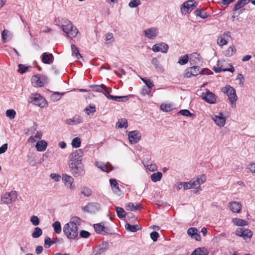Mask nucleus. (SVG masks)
Returning <instances> with one entry per match:
<instances>
[{
  "label": "nucleus",
  "instance_id": "obj_1",
  "mask_svg": "<svg viewBox=\"0 0 255 255\" xmlns=\"http://www.w3.org/2000/svg\"><path fill=\"white\" fill-rule=\"evenodd\" d=\"M63 232L67 238L75 239L78 235V230L76 224L70 222L66 224L63 227Z\"/></svg>",
  "mask_w": 255,
  "mask_h": 255
},
{
  "label": "nucleus",
  "instance_id": "obj_2",
  "mask_svg": "<svg viewBox=\"0 0 255 255\" xmlns=\"http://www.w3.org/2000/svg\"><path fill=\"white\" fill-rule=\"evenodd\" d=\"M62 30L66 33L67 37L71 39L76 37L79 34L77 28L71 22L62 26Z\"/></svg>",
  "mask_w": 255,
  "mask_h": 255
},
{
  "label": "nucleus",
  "instance_id": "obj_3",
  "mask_svg": "<svg viewBox=\"0 0 255 255\" xmlns=\"http://www.w3.org/2000/svg\"><path fill=\"white\" fill-rule=\"evenodd\" d=\"M69 166L72 174L75 177H78L84 174L82 162H70Z\"/></svg>",
  "mask_w": 255,
  "mask_h": 255
},
{
  "label": "nucleus",
  "instance_id": "obj_4",
  "mask_svg": "<svg viewBox=\"0 0 255 255\" xmlns=\"http://www.w3.org/2000/svg\"><path fill=\"white\" fill-rule=\"evenodd\" d=\"M222 91L223 93H226L227 94L231 104H236L238 97L236 93V90L234 88L230 86V85H227L222 89Z\"/></svg>",
  "mask_w": 255,
  "mask_h": 255
},
{
  "label": "nucleus",
  "instance_id": "obj_5",
  "mask_svg": "<svg viewBox=\"0 0 255 255\" xmlns=\"http://www.w3.org/2000/svg\"><path fill=\"white\" fill-rule=\"evenodd\" d=\"M29 99V102L33 105L41 108L46 107L47 105L46 100L38 94L32 95Z\"/></svg>",
  "mask_w": 255,
  "mask_h": 255
},
{
  "label": "nucleus",
  "instance_id": "obj_6",
  "mask_svg": "<svg viewBox=\"0 0 255 255\" xmlns=\"http://www.w3.org/2000/svg\"><path fill=\"white\" fill-rule=\"evenodd\" d=\"M187 68L184 71L183 75L184 78H191L198 75L201 73L199 66H194Z\"/></svg>",
  "mask_w": 255,
  "mask_h": 255
},
{
  "label": "nucleus",
  "instance_id": "obj_7",
  "mask_svg": "<svg viewBox=\"0 0 255 255\" xmlns=\"http://www.w3.org/2000/svg\"><path fill=\"white\" fill-rule=\"evenodd\" d=\"M31 81L34 87H41L47 83V78L44 75H36L32 76Z\"/></svg>",
  "mask_w": 255,
  "mask_h": 255
},
{
  "label": "nucleus",
  "instance_id": "obj_8",
  "mask_svg": "<svg viewBox=\"0 0 255 255\" xmlns=\"http://www.w3.org/2000/svg\"><path fill=\"white\" fill-rule=\"evenodd\" d=\"M196 6L197 4L194 0H188L181 5V11L182 14H186L191 11Z\"/></svg>",
  "mask_w": 255,
  "mask_h": 255
},
{
  "label": "nucleus",
  "instance_id": "obj_9",
  "mask_svg": "<svg viewBox=\"0 0 255 255\" xmlns=\"http://www.w3.org/2000/svg\"><path fill=\"white\" fill-rule=\"evenodd\" d=\"M189 61L191 65L199 66L202 65L203 59L200 54L197 52H193L189 56Z\"/></svg>",
  "mask_w": 255,
  "mask_h": 255
},
{
  "label": "nucleus",
  "instance_id": "obj_10",
  "mask_svg": "<svg viewBox=\"0 0 255 255\" xmlns=\"http://www.w3.org/2000/svg\"><path fill=\"white\" fill-rule=\"evenodd\" d=\"M236 234L242 237L244 240H250L253 236V232L249 229L240 228L236 230Z\"/></svg>",
  "mask_w": 255,
  "mask_h": 255
},
{
  "label": "nucleus",
  "instance_id": "obj_11",
  "mask_svg": "<svg viewBox=\"0 0 255 255\" xmlns=\"http://www.w3.org/2000/svg\"><path fill=\"white\" fill-rule=\"evenodd\" d=\"M83 150L81 149H77L69 155L70 162H82Z\"/></svg>",
  "mask_w": 255,
  "mask_h": 255
},
{
  "label": "nucleus",
  "instance_id": "obj_12",
  "mask_svg": "<svg viewBox=\"0 0 255 255\" xmlns=\"http://www.w3.org/2000/svg\"><path fill=\"white\" fill-rule=\"evenodd\" d=\"M94 227L96 233L99 234L105 235L107 234H111L112 232L111 229L109 227L105 226L102 223L95 224Z\"/></svg>",
  "mask_w": 255,
  "mask_h": 255
},
{
  "label": "nucleus",
  "instance_id": "obj_13",
  "mask_svg": "<svg viewBox=\"0 0 255 255\" xmlns=\"http://www.w3.org/2000/svg\"><path fill=\"white\" fill-rule=\"evenodd\" d=\"M202 98L208 103L212 104L216 103L217 97L211 92L208 91L202 93Z\"/></svg>",
  "mask_w": 255,
  "mask_h": 255
},
{
  "label": "nucleus",
  "instance_id": "obj_14",
  "mask_svg": "<svg viewBox=\"0 0 255 255\" xmlns=\"http://www.w3.org/2000/svg\"><path fill=\"white\" fill-rule=\"evenodd\" d=\"M129 141L131 144H135L141 139V133L137 130L129 132L128 134Z\"/></svg>",
  "mask_w": 255,
  "mask_h": 255
},
{
  "label": "nucleus",
  "instance_id": "obj_15",
  "mask_svg": "<svg viewBox=\"0 0 255 255\" xmlns=\"http://www.w3.org/2000/svg\"><path fill=\"white\" fill-rule=\"evenodd\" d=\"M16 198L17 195L15 191L6 193L1 197L3 203L7 204L11 203L12 201H14Z\"/></svg>",
  "mask_w": 255,
  "mask_h": 255
},
{
  "label": "nucleus",
  "instance_id": "obj_16",
  "mask_svg": "<svg viewBox=\"0 0 255 255\" xmlns=\"http://www.w3.org/2000/svg\"><path fill=\"white\" fill-rule=\"evenodd\" d=\"M100 209V205L97 203H89L83 207L84 212L89 213H95Z\"/></svg>",
  "mask_w": 255,
  "mask_h": 255
},
{
  "label": "nucleus",
  "instance_id": "obj_17",
  "mask_svg": "<svg viewBox=\"0 0 255 255\" xmlns=\"http://www.w3.org/2000/svg\"><path fill=\"white\" fill-rule=\"evenodd\" d=\"M152 49L155 52L161 51L162 53H166L168 51V46L164 43L155 44L152 46Z\"/></svg>",
  "mask_w": 255,
  "mask_h": 255
},
{
  "label": "nucleus",
  "instance_id": "obj_18",
  "mask_svg": "<svg viewBox=\"0 0 255 255\" xmlns=\"http://www.w3.org/2000/svg\"><path fill=\"white\" fill-rule=\"evenodd\" d=\"M62 180L66 186H67L70 189L74 190L75 186L73 184L74 179L70 175L65 174L63 175Z\"/></svg>",
  "mask_w": 255,
  "mask_h": 255
},
{
  "label": "nucleus",
  "instance_id": "obj_19",
  "mask_svg": "<svg viewBox=\"0 0 255 255\" xmlns=\"http://www.w3.org/2000/svg\"><path fill=\"white\" fill-rule=\"evenodd\" d=\"M42 62L47 64H51L53 62L54 56L51 53L44 52L42 54Z\"/></svg>",
  "mask_w": 255,
  "mask_h": 255
},
{
  "label": "nucleus",
  "instance_id": "obj_20",
  "mask_svg": "<svg viewBox=\"0 0 255 255\" xmlns=\"http://www.w3.org/2000/svg\"><path fill=\"white\" fill-rule=\"evenodd\" d=\"M213 120L220 127H223L225 124L226 119L223 117L222 113H220L218 116H215L213 118Z\"/></svg>",
  "mask_w": 255,
  "mask_h": 255
},
{
  "label": "nucleus",
  "instance_id": "obj_21",
  "mask_svg": "<svg viewBox=\"0 0 255 255\" xmlns=\"http://www.w3.org/2000/svg\"><path fill=\"white\" fill-rule=\"evenodd\" d=\"M144 34L146 37L149 39H152L155 38L157 35V29L152 27L144 30Z\"/></svg>",
  "mask_w": 255,
  "mask_h": 255
},
{
  "label": "nucleus",
  "instance_id": "obj_22",
  "mask_svg": "<svg viewBox=\"0 0 255 255\" xmlns=\"http://www.w3.org/2000/svg\"><path fill=\"white\" fill-rule=\"evenodd\" d=\"M230 209L233 212L239 213L241 211L242 205L239 202H233L230 203Z\"/></svg>",
  "mask_w": 255,
  "mask_h": 255
},
{
  "label": "nucleus",
  "instance_id": "obj_23",
  "mask_svg": "<svg viewBox=\"0 0 255 255\" xmlns=\"http://www.w3.org/2000/svg\"><path fill=\"white\" fill-rule=\"evenodd\" d=\"M110 182L112 189L113 191L116 194H119L121 192L119 184L117 180L114 179H111L110 180Z\"/></svg>",
  "mask_w": 255,
  "mask_h": 255
},
{
  "label": "nucleus",
  "instance_id": "obj_24",
  "mask_svg": "<svg viewBox=\"0 0 255 255\" xmlns=\"http://www.w3.org/2000/svg\"><path fill=\"white\" fill-rule=\"evenodd\" d=\"M142 208V206L140 204H137L135 206L134 205L133 203L130 202L128 203L126 206V209L127 210L131 211H135L139 210Z\"/></svg>",
  "mask_w": 255,
  "mask_h": 255
},
{
  "label": "nucleus",
  "instance_id": "obj_25",
  "mask_svg": "<svg viewBox=\"0 0 255 255\" xmlns=\"http://www.w3.org/2000/svg\"><path fill=\"white\" fill-rule=\"evenodd\" d=\"M85 113L88 116H93L96 112V108L94 104H90L84 109Z\"/></svg>",
  "mask_w": 255,
  "mask_h": 255
},
{
  "label": "nucleus",
  "instance_id": "obj_26",
  "mask_svg": "<svg viewBox=\"0 0 255 255\" xmlns=\"http://www.w3.org/2000/svg\"><path fill=\"white\" fill-rule=\"evenodd\" d=\"M250 0H239L235 5L233 10L236 11L250 2Z\"/></svg>",
  "mask_w": 255,
  "mask_h": 255
},
{
  "label": "nucleus",
  "instance_id": "obj_27",
  "mask_svg": "<svg viewBox=\"0 0 255 255\" xmlns=\"http://www.w3.org/2000/svg\"><path fill=\"white\" fill-rule=\"evenodd\" d=\"M58 241V239L57 238H55V239H54L53 240H51L49 237H46L44 239V246L45 248L48 249L51 245L56 243Z\"/></svg>",
  "mask_w": 255,
  "mask_h": 255
},
{
  "label": "nucleus",
  "instance_id": "obj_28",
  "mask_svg": "<svg viewBox=\"0 0 255 255\" xmlns=\"http://www.w3.org/2000/svg\"><path fill=\"white\" fill-rule=\"evenodd\" d=\"M47 145L46 141L42 140L36 143V147L38 151H43L46 149Z\"/></svg>",
  "mask_w": 255,
  "mask_h": 255
},
{
  "label": "nucleus",
  "instance_id": "obj_29",
  "mask_svg": "<svg viewBox=\"0 0 255 255\" xmlns=\"http://www.w3.org/2000/svg\"><path fill=\"white\" fill-rule=\"evenodd\" d=\"M232 222L238 226H245L248 225V222L243 219L235 218L232 219Z\"/></svg>",
  "mask_w": 255,
  "mask_h": 255
},
{
  "label": "nucleus",
  "instance_id": "obj_30",
  "mask_svg": "<svg viewBox=\"0 0 255 255\" xmlns=\"http://www.w3.org/2000/svg\"><path fill=\"white\" fill-rule=\"evenodd\" d=\"M108 247V243L107 242H103L100 244L98 247V251L95 254V255H100L102 253L104 252Z\"/></svg>",
  "mask_w": 255,
  "mask_h": 255
},
{
  "label": "nucleus",
  "instance_id": "obj_31",
  "mask_svg": "<svg viewBox=\"0 0 255 255\" xmlns=\"http://www.w3.org/2000/svg\"><path fill=\"white\" fill-rule=\"evenodd\" d=\"M116 127L118 128H125L128 127V121L126 119H121L119 120L116 124Z\"/></svg>",
  "mask_w": 255,
  "mask_h": 255
},
{
  "label": "nucleus",
  "instance_id": "obj_32",
  "mask_svg": "<svg viewBox=\"0 0 255 255\" xmlns=\"http://www.w3.org/2000/svg\"><path fill=\"white\" fill-rule=\"evenodd\" d=\"M207 250L204 248H199L195 249L191 255H207Z\"/></svg>",
  "mask_w": 255,
  "mask_h": 255
},
{
  "label": "nucleus",
  "instance_id": "obj_33",
  "mask_svg": "<svg viewBox=\"0 0 255 255\" xmlns=\"http://www.w3.org/2000/svg\"><path fill=\"white\" fill-rule=\"evenodd\" d=\"M236 49L233 45L230 46L224 52L226 57H231L235 54Z\"/></svg>",
  "mask_w": 255,
  "mask_h": 255
},
{
  "label": "nucleus",
  "instance_id": "obj_34",
  "mask_svg": "<svg viewBox=\"0 0 255 255\" xmlns=\"http://www.w3.org/2000/svg\"><path fill=\"white\" fill-rule=\"evenodd\" d=\"M110 99L115 100L118 102H125L128 100V96H115L113 95H109Z\"/></svg>",
  "mask_w": 255,
  "mask_h": 255
},
{
  "label": "nucleus",
  "instance_id": "obj_35",
  "mask_svg": "<svg viewBox=\"0 0 255 255\" xmlns=\"http://www.w3.org/2000/svg\"><path fill=\"white\" fill-rule=\"evenodd\" d=\"M64 94V93L54 92L51 95L50 98L52 101L56 102L59 100Z\"/></svg>",
  "mask_w": 255,
  "mask_h": 255
},
{
  "label": "nucleus",
  "instance_id": "obj_36",
  "mask_svg": "<svg viewBox=\"0 0 255 255\" xmlns=\"http://www.w3.org/2000/svg\"><path fill=\"white\" fill-rule=\"evenodd\" d=\"M162 174L160 172H157L152 174L151 176V180L153 182H156L161 180Z\"/></svg>",
  "mask_w": 255,
  "mask_h": 255
},
{
  "label": "nucleus",
  "instance_id": "obj_37",
  "mask_svg": "<svg viewBox=\"0 0 255 255\" xmlns=\"http://www.w3.org/2000/svg\"><path fill=\"white\" fill-rule=\"evenodd\" d=\"M126 228L132 232H136L138 230L140 229V227H138V225H131L129 223H127L125 225Z\"/></svg>",
  "mask_w": 255,
  "mask_h": 255
},
{
  "label": "nucleus",
  "instance_id": "obj_38",
  "mask_svg": "<svg viewBox=\"0 0 255 255\" xmlns=\"http://www.w3.org/2000/svg\"><path fill=\"white\" fill-rule=\"evenodd\" d=\"M98 167L100 168L102 171L109 172L112 171L113 169V166L111 164L108 163L105 165H101L100 166H98Z\"/></svg>",
  "mask_w": 255,
  "mask_h": 255
},
{
  "label": "nucleus",
  "instance_id": "obj_39",
  "mask_svg": "<svg viewBox=\"0 0 255 255\" xmlns=\"http://www.w3.org/2000/svg\"><path fill=\"white\" fill-rule=\"evenodd\" d=\"M116 210L119 218L122 219L126 217V212L123 208L118 207L116 208Z\"/></svg>",
  "mask_w": 255,
  "mask_h": 255
},
{
  "label": "nucleus",
  "instance_id": "obj_40",
  "mask_svg": "<svg viewBox=\"0 0 255 255\" xmlns=\"http://www.w3.org/2000/svg\"><path fill=\"white\" fill-rule=\"evenodd\" d=\"M189 60V56L187 54L181 56L178 60V63L180 65H185L188 63Z\"/></svg>",
  "mask_w": 255,
  "mask_h": 255
},
{
  "label": "nucleus",
  "instance_id": "obj_41",
  "mask_svg": "<svg viewBox=\"0 0 255 255\" xmlns=\"http://www.w3.org/2000/svg\"><path fill=\"white\" fill-rule=\"evenodd\" d=\"M42 234V230L39 227L34 228L33 232L32 233V237L33 238H37L39 237Z\"/></svg>",
  "mask_w": 255,
  "mask_h": 255
},
{
  "label": "nucleus",
  "instance_id": "obj_42",
  "mask_svg": "<svg viewBox=\"0 0 255 255\" xmlns=\"http://www.w3.org/2000/svg\"><path fill=\"white\" fill-rule=\"evenodd\" d=\"M52 227L54 228V232L56 234H60L61 232V226L60 223L58 221L55 222L52 224Z\"/></svg>",
  "mask_w": 255,
  "mask_h": 255
},
{
  "label": "nucleus",
  "instance_id": "obj_43",
  "mask_svg": "<svg viewBox=\"0 0 255 255\" xmlns=\"http://www.w3.org/2000/svg\"><path fill=\"white\" fill-rule=\"evenodd\" d=\"M160 108L164 112H169L172 110V105L170 104L163 103L160 105Z\"/></svg>",
  "mask_w": 255,
  "mask_h": 255
},
{
  "label": "nucleus",
  "instance_id": "obj_44",
  "mask_svg": "<svg viewBox=\"0 0 255 255\" xmlns=\"http://www.w3.org/2000/svg\"><path fill=\"white\" fill-rule=\"evenodd\" d=\"M206 180V176L205 174H202L198 176L196 178V182L198 183L200 186L201 184H203Z\"/></svg>",
  "mask_w": 255,
  "mask_h": 255
},
{
  "label": "nucleus",
  "instance_id": "obj_45",
  "mask_svg": "<svg viewBox=\"0 0 255 255\" xmlns=\"http://www.w3.org/2000/svg\"><path fill=\"white\" fill-rule=\"evenodd\" d=\"M71 49L73 54H75L77 58L79 59L82 58L81 54L79 53L78 48L73 44L71 45Z\"/></svg>",
  "mask_w": 255,
  "mask_h": 255
},
{
  "label": "nucleus",
  "instance_id": "obj_46",
  "mask_svg": "<svg viewBox=\"0 0 255 255\" xmlns=\"http://www.w3.org/2000/svg\"><path fill=\"white\" fill-rule=\"evenodd\" d=\"M81 193L86 197H89L92 194V191L90 188L85 187L81 189Z\"/></svg>",
  "mask_w": 255,
  "mask_h": 255
},
{
  "label": "nucleus",
  "instance_id": "obj_47",
  "mask_svg": "<svg viewBox=\"0 0 255 255\" xmlns=\"http://www.w3.org/2000/svg\"><path fill=\"white\" fill-rule=\"evenodd\" d=\"M72 145L75 148L79 147L81 146V140L79 137H75L72 141Z\"/></svg>",
  "mask_w": 255,
  "mask_h": 255
},
{
  "label": "nucleus",
  "instance_id": "obj_48",
  "mask_svg": "<svg viewBox=\"0 0 255 255\" xmlns=\"http://www.w3.org/2000/svg\"><path fill=\"white\" fill-rule=\"evenodd\" d=\"M227 40L223 37L222 36L218 37L217 39V43L220 46H223L227 44Z\"/></svg>",
  "mask_w": 255,
  "mask_h": 255
},
{
  "label": "nucleus",
  "instance_id": "obj_49",
  "mask_svg": "<svg viewBox=\"0 0 255 255\" xmlns=\"http://www.w3.org/2000/svg\"><path fill=\"white\" fill-rule=\"evenodd\" d=\"M6 116L10 119H13L15 116L16 113L13 110H7L6 111Z\"/></svg>",
  "mask_w": 255,
  "mask_h": 255
},
{
  "label": "nucleus",
  "instance_id": "obj_50",
  "mask_svg": "<svg viewBox=\"0 0 255 255\" xmlns=\"http://www.w3.org/2000/svg\"><path fill=\"white\" fill-rule=\"evenodd\" d=\"M195 14L197 16H199L200 17L202 18H205L207 17V14L205 12L201 11L199 9H197L195 11Z\"/></svg>",
  "mask_w": 255,
  "mask_h": 255
},
{
  "label": "nucleus",
  "instance_id": "obj_51",
  "mask_svg": "<svg viewBox=\"0 0 255 255\" xmlns=\"http://www.w3.org/2000/svg\"><path fill=\"white\" fill-rule=\"evenodd\" d=\"M141 4L139 0H131L128 3V5L130 7H135Z\"/></svg>",
  "mask_w": 255,
  "mask_h": 255
},
{
  "label": "nucleus",
  "instance_id": "obj_52",
  "mask_svg": "<svg viewBox=\"0 0 255 255\" xmlns=\"http://www.w3.org/2000/svg\"><path fill=\"white\" fill-rule=\"evenodd\" d=\"M30 222L34 226H37L39 224L38 218L35 215H32L30 218Z\"/></svg>",
  "mask_w": 255,
  "mask_h": 255
},
{
  "label": "nucleus",
  "instance_id": "obj_53",
  "mask_svg": "<svg viewBox=\"0 0 255 255\" xmlns=\"http://www.w3.org/2000/svg\"><path fill=\"white\" fill-rule=\"evenodd\" d=\"M198 230L197 228L193 227L190 228L187 230V234L189 236H190L191 238L194 236L196 233L198 232Z\"/></svg>",
  "mask_w": 255,
  "mask_h": 255
},
{
  "label": "nucleus",
  "instance_id": "obj_54",
  "mask_svg": "<svg viewBox=\"0 0 255 255\" xmlns=\"http://www.w3.org/2000/svg\"><path fill=\"white\" fill-rule=\"evenodd\" d=\"M179 114H181L182 116H186V117H192L194 115L190 112V111L188 110H182L179 112Z\"/></svg>",
  "mask_w": 255,
  "mask_h": 255
},
{
  "label": "nucleus",
  "instance_id": "obj_55",
  "mask_svg": "<svg viewBox=\"0 0 255 255\" xmlns=\"http://www.w3.org/2000/svg\"><path fill=\"white\" fill-rule=\"evenodd\" d=\"M141 79L148 88L151 89L154 86V84L151 80H145L144 78H141Z\"/></svg>",
  "mask_w": 255,
  "mask_h": 255
},
{
  "label": "nucleus",
  "instance_id": "obj_56",
  "mask_svg": "<svg viewBox=\"0 0 255 255\" xmlns=\"http://www.w3.org/2000/svg\"><path fill=\"white\" fill-rule=\"evenodd\" d=\"M69 121H71L74 124H77L82 122V118L79 116H76L74 117L72 119H70Z\"/></svg>",
  "mask_w": 255,
  "mask_h": 255
},
{
  "label": "nucleus",
  "instance_id": "obj_57",
  "mask_svg": "<svg viewBox=\"0 0 255 255\" xmlns=\"http://www.w3.org/2000/svg\"><path fill=\"white\" fill-rule=\"evenodd\" d=\"M152 64L154 66L155 68L156 69L158 68H161V64L159 63V61L156 58H153L152 59Z\"/></svg>",
  "mask_w": 255,
  "mask_h": 255
},
{
  "label": "nucleus",
  "instance_id": "obj_58",
  "mask_svg": "<svg viewBox=\"0 0 255 255\" xmlns=\"http://www.w3.org/2000/svg\"><path fill=\"white\" fill-rule=\"evenodd\" d=\"M150 236L153 241H156L159 237V234L157 232L154 231L150 233Z\"/></svg>",
  "mask_w": 255,
  "mask_h": 255
},
{
  "label": "nucleus",
  "instance_id": "obj_59",
  "mask_svg": "<svg viewBox=\"0 0 255 255\" xmlns=\"http://www.w3.org/2000/svg\"><path fill=\"white\" fill-rule=\"evenodd\" d=\"M18 72L20 73H25L27 70V67L26 66H25V65H22V64H19L18 65Z\"/></svg>",
  "mask_w": 255,
  "mask_h": 255
},
{
  "label": "nucleus",
  "instance_id": "obj_60",
  "mask_svg": "<svg viewBox=\"0 0 255 255\" xmlns=\"http://www.w3.org/2000/svg\"><path fill=\"white\" fill-rule=\"evenodd\" d=\"M182 185L184 189L187 190L189 189H192V186L191 185V181L189 182H182L181 184Z\"/></svg>",
  "mask_w": 255,
  "mask_h": 255
},
{
  "label": "nucleus",
  "instance_id": "obj_61",
  "mask_svg": "<svg viewBox=\"0 0 255 255\" xmlns=\"http://www.w3.org/2000/svg\"><path fill=\"white\" fill-rule=\"evenodd\" d=\"M90 233L86 231H82L80 233V236L81 238H87L90 236Z\"/></svg>",
  "mask_w": 255,
  "mask_h": 255
},
{
  "label": "nucleus",
  "instance_id": "obj_62",
  "mask_svg": "<svg viewBox=\"0 0 255 255\" xmlns=\"http://www.w3.org/2000/svg\"><path fill=\"white\" fill-rule=\"evenodd\" d=\"M8 31L3 30L1 32V38L4 43L6 42V38L7 37Z\"/></svg>",
  "mask_w": 255,
  "mask_h": 255
},
{
  "label": "nucleus",
  "instance_id": "obj_63",
  "mask_svg": "<svg viewBox=\"0 0 255 255\" xmlns=\"http://www.w3.org/2000/svg\"><path fill=\"white\" fill-rule=\"evenodd\" d=\"M213 74V72L209 69L205 68L203 70L201 69V73L200 74L202 75H210Z\"/></svg>",
  "mask_w": 255,
  "mask_h": 255
},
{
  "label": "nucleus",
  "instance_id": "obj_64",
  "mask_svg": "<svg viewBox=\"0 0 255 255\" xmlns=\"http://www.w3.org/2000/svg\"><path fill=\"white\" fill-rule=\"evenodd\" d=\"M247 168L252 173H255V163H250L248 165Z\"/></svg>",
  "mask_w": 255,
  "mask_h": 255
}]
</instances>
